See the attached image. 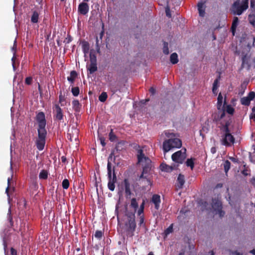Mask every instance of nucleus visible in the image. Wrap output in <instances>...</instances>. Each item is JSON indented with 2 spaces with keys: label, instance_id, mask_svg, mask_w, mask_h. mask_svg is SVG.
Listing matches in <instances>:
<instances>
[{
  "label": "nucleus",
  "instance_id": "nucleus-36",
  "mask_svg": "<svg viewBox=\"0 0 255 255\" xmlns=\"http://www.w3.org/2000/svg\"><path fill=\"white\" fill-rule=\"evenodd\" d=\"M71 92L73 95L75 97H77L79 95L80 93V90L78 87H73L72 88Z\"/></svg>",
  "mask_w": 255,
  "mask_h": 255
},
{
  "label": "nucleus",
  "instance_id": "nucleus-64",
  "mask_svg": "<svg viewBox=\"0 0 255 255\" xmlns=\"http://www.w3.org/2000/svg\"><path fill=\"white\" fill-rule=\"evenodd\" d=\"M114 255H126V254L124 252H119L116 253Z\"/></svg>",
  "mask_w": 255,
  "mask_h": 255
},
{
  "label": "nucleus",
  "instance_id": "nucleus-41",
  "mask_svg": "<svg viewBox=\"0 0 255 255\" xmlns=\"http://www.w3.org/2000/svg\"><path fill=\"white\" fill-rule=\"evenodd\" d=\"M225 111L227 112V113L230 115H233L235 110L232 107L231 105H228L226 107V109L225 110Z\"/></svg>",
  "mask_w": 255,
  "mask_h": 255
},
{
  "label": "nucleus",
  "instance_id": "nucleus-7",
  "mask_svg": "<svg viewBox=\"0 0 255 255\" xmlns=\"http://www.w3.org/2000/svg\"><path fill=\"white\" fill-rule=\"evenodd\" d=\"M36 120L38 124V130H46L45 129L46 122L45 116L43 112H41L37 114Z\"/></svg>",
  "mask_w": 255,
  "mask_h": 255
},
{
  "label": "nucleus",
  "instance_id": "nucleus-17",
  "mask_svg": "<svg viewBox=\"0 0 255 255\" xmlns=\"http://www.w3.org/2000/svg\"><path fill=\"white\" fill-rule=\"evenodd\" d=\"M151 201L154 204L155 208L158 210L161 202L160 196L157 194H154L152 197Z\"/></svg>",
  "mask_w": 255,
  "mask_h": 255
},
{
  "label": "nucleus",
  "instance_id": "nucleus-47",
  "mask_svg": "<svg viewBox=\"0 0 255 255\" xmlns=\"http://www.w3.org/2000/svg\"><path fill=\"white\" fill-rule=\"evenodd\" d=\"M128 218V221L131 220V221L135 220V213L134 212H128L127 214Z\"/></svg>",
  "mask_w": 255,
  "mask_h": 255
},
{
  "label": "nucleus",
  "instance_id": "nucleus-60",
  "mask_svg": "<svg viewBox=\"0 0 255 255\" xmlns=\"http://www.w3.org/2000/svg\"><path fill=\"white\" fill-rule=\"evenodd\" d=\"M96 48L97 49V51H98V52H99V51L100 50V46H99V39H98V38L97 37L96 38Z\"/></svg>",
  "mask_w": 255,
  "mask_h": 255
},
{
  "label": "nucleus",
  "instance_id": "nucleus-10",
  "mask_svg": "<svg viewBox=\"0 0 255 255\" xmlns=\"http://www.w3.org/2000/svg\"><path fill=\"white\" fill-rule=\"evenodd\" d=\"M226 104V101H224V104L220 110H219L217 115L215 116L213 118V121L216 122L217 124L220 125L219 123L223 121H229L230 120L223 119L225 116V109L224 108L225 104Z\"/></svg>",
  "mask_w": 255,
  "mask_h": 255
},
{
  "label": "nucleus",
  "instance_id": "nucleus-16",
  "mask_svg": "<svg viewBox=\"0 0 255 255\" xmlns=\"http://www.w3.org/2000/svg\"><path fill=\"white\" fill-rule=\"evenodd\" d=\"M212 207L215 211L222 209V205L221 201L216 198L213 199Z\"/></svg>",
  "mask_w": 255,
  "mask_h": 255
},
{
  "label": "nucleus",
  "instance_id": "nucleus-15",
  "mask_svg": "<svg viewBox=\"0 0 255 255\" xmlns=\"http://www.w3.org/2000/svg\"><path fill=\"white\" fill-rule=\"evenodd\" d=\"M185 177L182 174H179L177 179L176 187L177 189H182L185 183Z\"/></svg>",
  "mask_w": 255,
  "mask_h": 255
},
{
  "label": "nucleus",
  "instance_id": "nucleus-53",
  "mask_svg": "<svg viewBox=\"0 0 255 255\" xmlns=\"http://www.w3.org/2000/svg\"><path fill=\"white\" fill-rule=\"evenodd\" d=\"M165 13H166V15L167 17H168L169 18L171 17V14L170 12V9L169 7L167 6L165 8Z\"/></svg>",
  "mask_w": 255,
  "mask_h": 255
},
{
  "label": "nucleus",
  "instance_id": "nucleus-38",
  "mask_svg": "<svg viewBox=\"0 0 255 255\" xmlns=\"http://www.w3.org/2000/svg\"><path fill=\"white\" fill-rule=\"evenodd\" d=\"M12 180V176L11 177H8L7 179V187L5 190V193H6L7 196L9 197V191L11 189L10 187V181Z\"/></svg>",
  "mask_w": 255,
  "mask_h": 255
},
{
  "label": "nucleus",
  "instance_id": "nucleus-21",
  "mask_svg": "<svg viewBox=\"0 0 255 255\" xmlns=\"http://www.w3.org/2000/svg\"><path fill=\"white\" fill-rule=\"evenodd\" d=\"M239 20L238 17L235 16L234 17L233 22L231 26V31L233 33V34L234 35L236 28L239 24Z\"/></svg>",
  "mask_w": 255,
  "mask_h": 255
},
{
  "label": "nucleus",
  "instance_id": "nucleus-29",
  "mask_svg": "<svg viewBox=\"0 0 255 255\" xmlns=\"http://www.w3.org/2000/svg\"><path fill=\"white\" fill-rule=\"evenodd\" d=\"M170 60L172 64H175L178 62V55L176 53H173L170 57Z\"/></svg>",
  "mask_w": 255,
  "mask_h": 255
},
{
  "label": "nucleus",
  "instance_id": "nucleus-61",
  "mask_svg": "<svg viewBox=\"0 0 255 255\" xmlns=\"http://www.w3.org/2000/svg\"><path fill=\"white\" fill-rule=\"evenodd\" d=\"M149 91L152 95H154L155 93V89L153 87H151Z\"/></svg>",
  "mask_w": 255,
  "mask_h": 255
},
{
  "label": "nucleus",
  "instance_id": "nucleus-2",
  "mask_svg": "<svg viewBox=\"0 0 255 255\" xmlns=\"http://www.w3.org/2000/svg\"><path fill=\"white\" fill-rule=\"evenodd\" d=\"M249 7V0H236L231 6L230 11L234 15H240Z\"/></svg>",
  "mask_w": 255,
  "mask_h": 255
},
{
  "label": "nucleus",
  "instance_id": "nucleus-24",
  "mask_svg": "<svg viewBox=\"0 0 255 255\" xmlns=\"http://www.w3.org/2000/svg\"><path fill=\"white\" fill-rule=\"evenodd\" d=\"M78 74L76 71L73 70L70 72V76L67 77V80L71 84H73L75 79L77 77Z\"/></svg>",
  "mask_w": 255,
  "mask_h": 255
},
{
  "label": "nucleus",
  "instance_id": "nucleus-57",
  "mask_svg": "<svg viewBox=\"0 0 255 255\" xmlns=\"http://www.w3.org/2000/svg\"><path fill=\"white\" fill-rule=\"evenodd\" d=\"M216 212L218 213V214L219 215L220 217H222L225 215V212L223 211L222 209L218 210L216 211Z\"/></svg>",
  "mask_w": 255,
  "mask_h": 255
},
{
  "label": "nucleus",
  "instance_id": "nucleus-20",
  "mask_svg": "<svg viewBox=\"0 0 255 255\" xmlns=\"http://www.w3.org/2000/svg\"><path fill=\"white\" fill-rule=\"evenodd\" d=\"M249 23L255 28V10H252L248 15Z\"/></svg>",
  "mask_w": 255,
  "mask_h": 255
},
{
  "label": "nucleus",
  "instance_id": "nucleus-23",
  "mask_svg": "<svg viewBox=\"0 0 255 255\" xmlns=\"http://www.w3.org/2000/svg\"><path fill=\"white\" fill-rule=\"evenodd\" d=\"M204 2L201 1L197 4L199 14L200 16H204L205 14V8L204 7Z\"/></svg>",
  "mask_w": 255,
  "mask_h": 255
},
{
  "label": "nucleus",
  "instance_id": "nucleus-11",
  "mask_svg": "<svg viewBox=\"0 0 255 255\" xmlns=\"http://www.w3.org/2000/svg\"><path fill=\"white\" fill-rule=\"evenodd\" d=\"M255 98V92H250L247 97H243L241 99V103L244 106H249L250 105L251 101Z\"/></svg>",
  "mask_w": 255,
  "mask_h": 255
},
{
  "label": "nucleus",
  "instance_id": "nucleus-52",
  "mask_svg": "<svg viewBox=\"0 0 255 255\" xmlns=\"http://www.w3.org/2000/svg\"><path fill=\"white\" fill-rule=\"evenodd\" d=\"M173 232V224H171L165 231V233L167 235Z\"/></svg>",
  "mask_w": 255,
  "mask_h": 255
},
{
  "label": "nucleus",
  "instance_id": "nucleus-43",
  "mask_svg": "<svg viewBox=\"0 0 255 255\" xmlns=\"http://www.w3.org/2000/svg\"><path fill=\"white\" fill-rule=\"evenodd\" d=\"M90 63H97V57L95 54L90 53Z\"/></svg>",
  "mask_w": 255,
  "mask_h": 255
},
{
  "label": "nucleus",
  "instance_id": "nucleus-3",
  "mask_svg": "<svg viewBox=\"0 0 255 255\" xmlns=\"http://www.w3.org/2000/svg\"><path fill=\"white\" fill-rule=\"evenodd\" d=\"M113 153H111L108 159V162L107 164V171H108V187L109 189L113 191L115 188V183L117 181V176L115 173V167L112 168V164L109 161L110 158L112 157Z\"/></svg>",
  "mask_w": 255,
  "mask_h": 255
},
{
  "label": "nucleus",
  "instance_id": "nucleus-51",
  "mask_svg": "<svg viewBox=\"0 0 255 255\" xmlns=\"http://www.w3.org/2000/svg\"><path fill=\"white\" fill-rule=\"evenodd\" d=\"M32 78L31 77H27L25 78V83L28 85H30L32 84Z\"/></svg>",
  "mask_w": 255,
  "mask_h": 255
},
{
  "label": "nucleus",
  "instance_id": "nucleus-5",
  "mask_svg": "<svg viewBox=\"0 0 255 255\" xmlns=\"http://www.w3.org/2000/svg\"><path fill=\"white\" fill-rule=\"evenodd\" d=\"M46 135V130H38V138L36 140V145L39 150H42L44 148Z\"/></svg>",
  "mask_w": 255,
  "mask_h": 255
},
{
  "label": "nucleus",
  "instance_id": "nucleus-59",
  "mask_svg": "<svg viewBox=\"0 0 255 255\" xmlns=\"http://www.w3.org/2000/svg\"><path fill=\"white\" fill-rule=\"evenodd\" d=\"M11 255H17V251L13 248L10 249Z\"/></svg>",
  "mask_w": 255,
  "mask_h": 255
},
{
  "label": "nucleus",
  "instance_id": "nucleus-1",
  "mask_svg": "<svg viewBox=\"0 0 255 255\" xmlns=\"http://www.w3.org/2000/svg\"><path fill=\"white\" fill-rule=\"evenodd\" d=\"M218 128L221 132V141L222 145L226 146H231L235 142V138L231 134L229 129L231 122L223 121L219 123Z\"/></svg>",
  "mask_w": 255,
  "mask_h": 255
},
{
  "label": "nucleus",
  "instance_id": "nucleus-9",
  "mask_svg": "<svg viewBox=\"0 0 255 255\" xmlns=\"http://www.w3.org/2000/svg\"><path fill=\"white\" fill-rule=\"evenodd\" d=\"M54 118L58 121H61L63 119V114L61 108L58 104H55L53 107Z\"/></svg>",
  "mask_w": 255,
  "mask_h": 255
},
{
  "label": "nucleus",
  "instance_id": "nucleus-49",
  "mask_svg": "<svg viewBox=\"0 0 255 255\" xmlns=\"http://www.w3.org/2000/svg\"><path fill=\"white\" fill-rule=\"evenodd\" d=\"M65 98L64 96L62 95V92L60 91V95L59 96V102L61 104V106H63L62 102L65 101Z\"/></svg>",
  "mask_w": 255,
  "mask_h": 255
},
{
  "label": "nucleus",
  "instance_id": "nucleus-31",
  "mask_svg": "<svg viewBox=\"0 0 255 255\" xmlns=\"http://www.w3.org/2000/svg\"><path fill=\"white\" fill-rule=\"evenodd\" d=\"M48 173L46 170L43 169L39 174V178L40 179H46L48 178Z\"/></svg>",
  "mask_w": 255,
  "mask_h": 255
},
{
  "label": "nucleus",
  "instance_id": "nucleus-6",
  "mask_svg": "<svg viewBox=\"0 0 255 255\" xmlns=\"http://www.w3.org/2000/svg\"><path fill=\"white\" fill-rule=\"evenodd\" d=\"M186 150L184 148L174 153L171 156L172 160L179 164H182L186 157Z\"/></svg>",
  "mask_w": 255,
  "mask_h": 255
},
{
  "label": "nucleus",
  "instance_id": "nucleus-25",
  "mask_svg": "<svg viewBox=\"0 0 255 255\" xmlns=\"http://www.w3.org/2000/svg\"><path fill=\"white\" fill-rule=\"evenodd\" d=\"M97 63H90L87 70L89 74H92L97 70Z\"/></svg>",
  "mask_w": 255,
  "mask_h": 255
},
{
  "label": "nucleus",
  "instance_id": "nucleus-27",
  "mask_svg": "<svg viewBox=\"0 0 255 255\" xmlns=\"http://www.w3.org/2000/svg\"><path fill=\"white\" fill-rule=\"evenodd\" d=\"M82 50L84 54H87L89 52L90 46L89 43L86 41H84L82 43Z\"/></svg>",
  "mask_w": 255,
  "mask_h": 255
},
{
  "label": "nucleus",
  "instance_id": "nucleus-39",
  "mask_svg": "<svg viewBox=\"0 0 255 255\" xmlns=\"http://www.w3.org/2000/svg\"><path fill=\"white\" fill-rule=\"evenodd\" d=\"M186 165L190 167L191 169H193L194 167V162L192 158L188 159L186 162Z\"/></svg>",
  "mask_w": 255,
  "mask_h": 255
},
{
  "label": "nucleus",
  "instance_id": "nucleus-32",
  "mask_svg": "<svg viewBox=\"0 0 255 255\" xmlns=\"http://www.w3.org/2000/svg\"><path fill=\"white\" fill-rule=\"evenodd\" d=\"M72 106L74 110L78 112L80 110V103L77 100H74L72 101Z\"/></svg>",
  "mask_w": 255,
  "mask_h": 255
},
{
  "label": "nucleus",
  "instance_id": "nucleus-42",
  "mask_svg": "<svg viewBox=\"0 0 255 255\" xmlns=\"http://www.w3.org/2000/svg\"><path fill=\"white\" fill-rule=\"evenodd\" d=\"M218 79H216L214 82V83H213V88H212V91H213V93L215 94H217V88H218Z\"/></svg>",
  "mask_w": 255,
  "mask_h": 255
},
{
  "label": "nucleus",
  "instance_id": "nucleus-34",
  "mask_svg": "<svg viewBox=\"0 0 255 255\" xmlns=\"http://www.w3.org/2000/svg\"><path fill=\"white\" fill-rule=\"evenodd\" d=\"M108 98V95L106 92H103L99 97V100L101 102H105Z\"/></svg>",
  "mask_w": 255,
  "mask_h": 255
},
{
  "label": "nucleus",
  "instance_id": "nucleus-62",
  "mask_svg": "<svg viewBox=\"0 0 255 255\" xmlns=\"http://www.w3.org/2000/svg\"><path fill=\"white\" fill-rule=\"evenodd\" d=\"M229 159L232 161H233V162H237L238 160L237 158H235V157H229Z\"/></svg>",
  "mask_w": 255,
  "mask_h": 255
},
{
  "label": "nucleus",
  "instance_id": "nucleus-54",
  "mask_svg": "<svg viewBox=\"0 0 255 255\" xmlns=\"http://www.w3.org/2000/svg\"><path fill=\"white\" fill-rule=\"evenodd\" d=\"M250 7L251 11L252 10H255V0H251Z\"/></svg>",
  "mask_w": 255,
  "mask_h": 255
},
{
  "label": "nucleus",
  "instance_id": "nucleus-45",
  "mask_svg": "<svg viewBox=\"0 0 255 255\" xmlns=\"http://www.w3.org/2000/svg\"><path fill=\"white\" fill-rule=\"evenodd\" d=\"M62 187L64 189H67L69 187V182L67 179H65L63 180L62 183Z\"/></svg>",
  "mask_w": 255,
  "mask_h": 255
},
{
  "label": "nucleus",
  "instance_id": "nucleus-63",
  "mask_svg": "<svg viewBox=\"0 0 255 255\" xmlns=\"http://www.w3.org/2000/svg\"><path fill=\"white\" fill-rule=\"evenodd\" d=\"M251 183H252V185H253L254 186H255V177H253L251 179Z\"/></svg>",
  "mask_w": 255,
  "mask_h": 255
},
{
  "label": "nucleus",
  "instance_id": "nucleus-13",
  "mask_svg": "<svg viewBox=\"0 0 255 255\" xmlns=\"http://www.w3.org/2000/svg\"><path fill=\"white\" fill-rule=\"evenodd\" d=\"M134 148L136 150L137 163H140L142 161V159L146 157L143 152V147H141L139 145L136 144L134 147Z\"/></svg>",
  "mask_w": 255,
  "mask_h": 255
},
{
  "label": "nucleus",
  "instance_id": "nucleus-14",
  "mask_svg": "<svg viewBox=\"0 0 255 255\" xmlns=\"http://www.w3.org/2000/svg\"><path fill=\"white\" fill-rule=\"evenodd\" d=\"M150 170V168H149L148 167H143L142 168V172L140 176H139V180L142 179H145V181L146 182V184L147 185H151V182L150 180L147 178V176L146 174L148 173V172Z\"/></svg>",
  "mask_w": 255,
  "mask_h": 255
},
{
  "label": "nucleus",
  "instance_id": "nucleus-33",
  "mask_svg": "<svg viewBox=\"0 0 255 255\" xmlns=\"http://www.w3.org/2000/svg\"><path fill=\"white\" fill-rule=\"evenodd\" d=\"M130 206L134 208L135 212L138 207V205L136 198H133L131 199Z\"/></svg>",
  "mask_w": 255,
  "mask_h": 255
},
{
  "label": "nucleus",
  "instance_id": "nucleus-48",
  "mask_svg": "<svg viewBox=\"0 0 255 255\" xmlns=\"http://www.w3.org/2000/svg\"><path fill=\"white\" fill-rule=\"evenodd\" d=\"M7 219H8L9 222L10 223L11 226H13V221H12V217L11 215V210L10 208L8 209V212L7 214Z\"/></svg>",
  "mask_w": 255,
  "mask_h": 255
},
{
  "label": "nucleus",
  "instance_id": "nucleus-55",
  "mask_svg": "<svg viewBox=\"0 0 255 255\" xmlns=\"http://www.w3.org/2000/svg\"><path fill=\"white\" fill-rule=\"evenodd\" d=\"M242 67H244L246 64H248V60H247L246 56H244L242 57Z\"/></svg>",
  "mask_w": 255,
  "mask_h": 255
},
{
  "label": "nucleus",
  "instance_id": "nucleus-56",
  "mask_svg": "<svg viewBox=\"0 0 255 255\" xmlns=\"http://www.w3.org/2000/svg\"><path fill=\"white\" fill-rule=\"evenodd\" d=\"M144 218L143 215H141L139 217V225L141 226L144 223Z\"/></svg>",
  "mask_w": 255,
  "mask_h": 255
},
{
  "label": "nucleus",
  "instance_id": "nucleus-46",
  "mask_svg": "<svg viewBox=\"0 0 255 255\" xmlns=\"http://www.w3.org/2000/svg\"><path fill=\"white\" fill-rule=\"evenodd\" d=\"M110 90L112 92L113 94H114L119 91V89L116 85L111 84Z\"/></svg>",
  "mask_w": 255,
  "mask_h": 255
},
{
  "label": "nucleus",
  "instance_id": "nucleus-26",
  "mask_svg": "<svg viewBox=\"0 0 255 255\" xmlns=\"http://www.w3.org/2000/svg\"><path fill=\"white\" fill-rule=\"evenodd\" d=\"M126 141L124 140H121L119 141L116 145L115 149L117 151H122L124 149Z\"/></svg>",
  "mask_w": 255,
  "mask_h": 255
},
{
  "label": "nucleus",
  "instance_id": "nucleus-35",
  "mask_svg": "<svg viewBox=\"0 0 255 255\" xmlns=\"http://www.w3.org/2000/svg\"><path fill=\"white\" fill-rule=\"evenodd\" d=\"M104 236V232L102 231L97 230L96 231L94 236L97 239L101 240Z\"/></svg>",
  "mask_w": 255,
  "mask_h": 255
},
{
  "label": "nucleus",
  "instance_id": "nucleus-37",
  "mask_svg": "<svg viewBox=\"0 0 255 255\" xmlns=\"http://www.w3.org/2000/svg\"><path fill=\"white\" fill-rule=\"evenodd\" d=\"M230 167H231L230 162L228 160H226L224 163V170L226 173L228 172V171L230 169Z\"/></svg>",
  "mask_w": 255,
  "mask_h": 255
},
{
  "label": "nucleus",
  "instance_id": "nucleus-44",
  "mask_svg": "<svg viewBox=\"0 0 255 255\" xmlns=\"http://www.w3.org/2000/svg\"><path fill=\"white\" fill-rule=\"evenodd\" d=\"M168 45V43H167V42H164V43H163V53H164V54H165V55H167V54H169V53Z\"/></svg>",
  "mask_w": 255,
  "mask_h": 255
},
{
  "label": "nucleus",
  "instance_id": "nucleus-12",
  "mask_svg": "<svg viewBox=\"0 0 255 255\" xmlns=\"http://www.w3.org/2000/svg\"><path fill=\"white\" fill-rule=\"evenodd\" d=\"M89 10V6L86 2H81L78 7V12L79 14L85 15Z\"/></svg>",
  "mask_w": 255,
  "mask_h": 255
},
{
  "label": "nucleus",
  "instance_id": "nucleus-58",
  "mask_svg": "<svg viewBox=\"0 0 255 255\" xmlns=\"http://www.w3.org/2000/svg\"><path fill=\"white\" fill-rule=\"evenodd\" d=\"M100 141H101V143L102 144V145L104 147L105 146L106 143L105 142V139L104 137H101L100 138Z\"/></svg>",
  "mask_w": 255,
  "mask_h": 255
},
{
  "label": "nucleus",
  "instance_id": "nucleus-28",
  "mask_svg": "<svg viewBox=\"0 0 255 255\" xmlns=\"http://www.w3.org/2000/svg\"><path fill=\"white\" fill-rule=\"evenodd\" d=\"M222 103H223V96H222L221 93H220L219 94L218 98H217V108L218 110H220L222 108H223Z\"/></svg>",
  "mask_w": 255,
  "mask_h": 255
},
{
  "label": "nucleus",
  "instance_id": "nucleus-40",
  "mask_svg": "<svg viewBox=\"0 0 255 255\" xmlns=\"http://www.w3.org/2000/svg\"><path fill=\"white\" fill-rule=\"evenodd\" d=\"M109 139L111 141H114L117 138V136L116 135V134H114V132H113V129H111V131L109 133Z\"/></svg>",
  "mask_w": 255,
  "mask_h": 255
},
{
  "label": "nucleus",
  "instance_id": "nucleus-30",
  "mask_svg": "<svg viewBox=\"0 0 255 255\" xmlns=\"http://www.w3.org/2000/svg\"><path fill=\"white\" fill-rule=\"evenodd\" d=\"M39 19V13L37 11H34L33 12L32 15L31 17V21L32 23H37Z\"/></svg>",
  "mask_w": 255,
  "mask_h": 255
},
{
  "label": "nucleus",
  "instance_id": "nucleus-19",
  "mask_svg": "<svg viewBox=\"0 0 255 255\" xmlns=\"http://www.w3.org/2000/svg\"><path fill=\"white\" fill-rule=\"evenodd\" d=\"M124 183L125 186V193L127 197L130 196L131 194V192L130 188V183L128 179H125L124 180Z\"/></svg>",
  "mask_w": 255,
  "mask_h": 255
},
{
  "label": "nucleus",
  "instance_id": "nucleus-4",
  "mask_svg": "<svg viewBox=\"0 0 255 255\" xmlns=\"http://www.w3.org/2000/svg\"><path fill=\"white\" fill-rule=\"evenodd\" d=\"M181 146V140L174 137L164 141L163 143V150L164 152H167L172 148H180Z\"/></svg>",
  "mask_w": 255,
  "mask_h": 255
},
{
  "label": "nucleus",
  "instance_id": "nucleus-8",
  "mask_svg": "<svg viewBox=\"0 0 255 255\" xmlns=\"http://www.w3.org/2000/svg\"><path fill=\"white\" fill-rule=\"evenodd\" d=\"M126 226L127 227V235L130 237H132L134 235V232L136 227L135 221L129 220L126 224Z\"/></svg>",
  "mask_w": 255,
  "mask_h": 255
},
{
  "label": "nucleus",
  "instance_id": "nucleus-22",
  "mask_svg": "<svg viewBox=\"0 0 255 255\" xmlns=\"http://www.w3.org/2000/svg\"><path fill=\"white\" fill-rule=\"evenodd\" d=\"M160 167L162 171L166 172H171L174 169V168L172 166H169L165 163L161 164Z\"/></svg>",
  "mask_w": 255,
  "mask_h": 255
},
{
  "label": "nucleus",
  "instance_id": "nucleus-18",
  "mask_svg": "<svg viewBox=\"0 0 255 255\" xmlns=\"http://www.w3.org/2000/svg\"><path fill=\"white\" fill-rule=\"evenodd\" d=\"M142 159V160L141 162L137 163L141 165L142 166V168L148 167L149 168H151V161L150 158L146 156Z\"/></svg>",
  "mask_w": 255,
  "mask_h": 255
},
{
  "label": "nucleus",
  "instance_id": "nucleus-50",
  "mask_svg": "<svg viewBox=\"0 0 255 255\" xmlns=\"http://www.w3.org/2000/svg\"><path fill=\"white\" fill-rule=\"evenodd\" d=\"M165 134L169 139L172 138L175 136L173 133L170 132L169 131H165Z\"/></svg>",
  "mask_w": 255,
  "mask_h": 255
}]
</instances>
